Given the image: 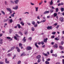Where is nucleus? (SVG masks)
Here are the masks:
<instances>
[{"label": "nucleus", "mask_w": 64, "mask_h": 64, "mask_svg": "<svg viewBox=\"0 0 64 64\" xmlns=\"http://www.w3.org/2000/svg\"><path fill=\"white\" fill-rule=\"evenodd\" d=\"M6 9L7 10L9 11L10 13H12V10H11V9H10V8H6Z\"/></svg>", "instance_id": "1"}, {"label": "nucleus", "mask_w": 64, "mask_h": 64, "mask_svg": "<svg viewBox=\"0 0 64 64\" xmlns=\"http://www.w3.org/2000/svg\"><path fill=\"white\" fill-rule=\"evenodd\" d=\"M26 50H30L32 49V48H31L30 46H28L26 48Z\"/></svg>", "instance_id": "2"}, {"label": "nucleus", "mask_w": 64, "mask_h": 64, "mask_svg": "<svg viewBox=\"0 0 64 64\" xmlns=\"http://www.w3.org/2000/svg\"><path fill=\"white\" fill-rule=\"evenodd\" d=\"M44 42L45 43H47V40H48V38H46V39L44 38Z\"/></svg>", "instance_id": "3"}, {"label": "nucleus", "mask_w": 64, "mask_h": 64, "mask_svg": "<svg viewBox=\"0 0 64 64\" xmlns=\"http://www.w3.org/2000/svg\"><path fill=\"white\" fill-rule=\"evenodd\" d=\"M18 6H17L13 8V9L14 10H17L18 9Z\"/></svg>", "instance_id": "4"}, {"label": "nucleus", "mask_w": 64, "mask_h": 64, "mask_svg": "<svg viewBox=\"0 0 64 64\" xmlns=\"http://www.w3.org/2000/svg\"><path fill=\"white\" fill-rule=\"evenodd\" d=\"M19 1V0H14V2L15 4H18V3Z\"/></svg>", "instance_id": "5"}, {"label": "nucleus", "mask_w": 64, "mask_h": 64, "mask_svg": "<svg viewBox=\"0 0 64 64\" xmlns=\"http://www.w3.org/2000/svg\"><path fill=\"white\" fill-rule=\"evenodd\" d=\"M5 61L6 63L7 64H8L9 63V62L7 60V58H6L5 59Z\"/></svg>", "instance_id": "6"}, {"label": "nucleus", "mask_w": 64, "mask_h": 64, "mask_svg": "<svg viewBox=\"0 0 64 64\" xmlns=\"http://www.w3.org/2000/svg\"><path fill=\"white\" fill-rule=\"evenodd\" d=\"M53 47H54V48H57V47H58V44H56L54 45V46Z\"/></svg>", "instance_id": "7"}, {"label": "nucleus", "mask_w": 64, "mask_h": 64, "mask_svg": "<svg viewBox=\"0 0 64 64\" xmlns=\"http://www.w3.org/2000/svg\"><path fill=\"white\" fill-rule=\"evenodd\" d=\"M47 29L48 30L50 29L52 30V26H48L47 28Z\"/></svg>", "instance_id": "8"}, {"label": "nucleus", "mask_w": 64, "mask_h": 64, "mask_svg": "<svg viewBox=\"0 0 64 64\" xmlns=\"http://www.w3.org/2000/svg\"><path fill=\"white\" fill-rule=\"evenodd\" d=\"M36 58L38 59H40L41 58V56L40 55H38L36 57Z\"/></svg>", "instance_id": "9"}, {"label": "nucleus", "mask_w": 64, "mask_h": 64, "mask_svg": "<svg viewBox=\"0 0 64 64\" xmlns=\"http://www.w3.org/2000/svg\"><path fill=\"white\" fill-rule=\"evenodd\" d=\"M60 21L61 22H63V20H64V18L62 17H61L60 18Z\"/></svg>", "instance_id": "10"}, {"label": "nucleus", "mask_w": 64, "mask_h": 64, "mask_svg": "<svg viewBox=\"0 0 64 64\" xmlns=\"http://www.w3.org/2000/svg\"><path fill=\"white\" fill-rule=\"evenodd\" d=\"M49 13V10L46 11L44 12V14H47V13Z\"/></svg>", "instance_id": "11"}, {"label": "nucleus", "mask_w": 64, "mask_h": 64, "mask_svg": "<svg viewBox=\"0 0 64 64\" xmlns=\"http://www.w3.org/2000/svg\"><path fill=\"white\" fill-rule=\"evenodd\" d=\"M54 16V17H56L57 16V13H54L53 14Z\"/></svg>", "instance_id": "12"}, {"label": "nucleus", "mask_w": 64, "mask_h": 64, "mask_svg": "<svg viewBox=\"0 0 64 64\" xmlns=\"http://www.w3.org/2000/svg\"><path fill=\"white\" fill-rule=\"evenodd\" d=\"M9 34H11V33L12 32V30L11 29H9Z\"/></svg>", "instance_id": "13"}, {"label": "nucleus", "mask_w": 64, "mask_h": 64, "mask_svg": "<svg viewBox=\"0 0 64 64\" xmlns=\"http://www.w3.org/2000/svg\"><path fill=\"white\" fill-rule=\"evenodd\" d=\"M0 44H3V40L1 39L0 40Z\"/></svg>", "instance_id": "14"}, {"label": "nucleus", "mask_w": 64, "mask_h": 64, "mask_svg": "<svg viewBox=\"0 0 64 64\" xmlns=\"http://www.w3.org/2000/svg\"><path fill=\"white\" fill-rule=\"evenodd\" d=\"M15 46H13L10 49L11 50H14V49H15Z\"/></svg>", "instance_id": "15"}, {"label": "nucleus", "mask_w": 64, "mask_h": 64, "mask_svg": "<svg viewBox=\"0 0 64 64\" xmlns=\"http://www.w3.org/2000/svg\"><path fill=\"white\" fill-rule=\"evenodd\" d=\"M20 24L22 25V26H24V23L22 22H20Z\"/></svg>", "instance_id": "16"}, {"label": "nucleus", "mask_w": 64, "mask_h": 64, "mask_svg": "<svg viewBox=\"0 0 64 64\" xmlns=\"http://www.w3.org/2000/svg\"><path fill=\"white\" fill-rule=\"evenodd\" d=\"M22 46V44L20 43L19 44V46L20 47H21Z\"/></svg>", "instance_id": "17"}, {"label": "nucleus", "mask_w": 64, "mask_h": 64, "mask_svg": "<svg viewBox=\"0 0 64 64\" xmlns=\"http://www.w3.org/2000/svg\"><path fill=\"white\" fill-rule=\"evenodd\" d=\"M42 54L43 55H44V56H48V54H45L44 53H43Z\"/></svg>", "instance_id": "18"}, {"label": "nucleus", "mask_w": 64, "mask_h": 64, "mask_svg": "<svg viewBox=\"0 0 64 64\" xmlns=\"http://www.w3.org/2000/svg\"><path fill=\"white\" fill-rule=\"evenodd\" d=\"M50 13H53V10L52 9H51L50 10Z\"/></svg>", "instance_id": "19"}, {"label": "nucleus", "mask_w": 64, "mask_h": 64, "mask_svg": "<svg viewBox=\"0 0 64 64\" xmlns=\"http://www.w3.org/2000/svg\"><path fill=\"white\" fill-rule=\"evenodd\" d=\"M17 26L18 27V28H21V26L19 24H17Z\"/></svg>", "instance_id": "20"}, {"label": "nucleus", "mask_w": 64, "mask_h": 64, "mask_svg": "<svg viewBox=\"0 0 64 64\" xmlns=\"http://www.w3.org/2000/svg\"><path fill=\"white\" fill-rule=\"evenodd\" d=\"M59 48H60V49H61L62 50L63 49V46H59Z\"/></svg>", "instance_id": "21"}, {"label": "nucleus", "mask_w": 64, "mask_h": 64, "mask_svg": "<svg viewBox=\"0 0 64 64\" xmlns=\"http://www.w3.org/2000/svg\"><path fill=\"white\" fill-rule=\"evenodd\" d=\"M64 8H61V10L62 12H63L64 11Z\"/></svg>", "instance_id": "22"}, {"label": "nucleus", "mask_w": 64, "mask_h": 64, "mask_svg": "<svg viewBox=\"0 0 64 64\" xmlns=\"http://www.w3.org/2000/svg\"><path fill=\"white\" fill-rule=\"evenodd\" d=\"M55 40H56L57 41H58L59 39V38H58V37H56L54 38Z\"/></svg>", "instance_id": "23"}, {"label": "nucleus", "mask_w": 64, "mask_h": 64, "mask_svg": "<svg viewBox=\"0 0 64 64\" xmlns=\"http://www.w3.org/2000/svg\"><path fill=\"white\" fill-rule=\"evenodd\" d=\"M32 31H34V30H35V28L33 27H32Z\"/></svg>", "instance_id": "24"}, {"label": "nucleus", "mask_w": 64, "mask_h": 64, "mask_svg": "<svg viewBox=\"0 0 64 64\" xmlns=\"http://www.w3.org/2000/svg\"><path fill=\"white\" fill-rule=\"evenodd\" d=\"M35 45L36 46V47H37V48H38V47H39L38 46L37 44V43H36L35 44Z\"/></svg>", "instance_id": "25"}, {"label": "nucleus", "mask_w": 64, "mask_h": 64, "mask_svg": "<svg viewBox=\"0 0 64 64\" xmlns=\"http://www.w3.org/2000/svg\"><path fill=\"white\" fill-rule=\"evenodd\" d=\"M56 12H57L59 11V9L58 8H57L56 9Z\"/></svg>", "instance_id": "26"}, {"label": "nucleus", "mask_w": 64, "mask_h": 64, "mask_svg": "<svg viewBox=\"0 0 64 64\" xmlns=\"http://www.w3.org/2000/svg\"><path fill=\"white\" fill-rule=\"evenodd\" d=\"M45 63L46 64H49V62L47 61H46Z\"/></svg>", "instance_id": "27"}, {"label": "nucleus", "mask_w": 64, "mask_h": 64, "mask_svg": "<svg viewBox=\"0 0 64 64\" xmlns=\"http://www.w3.org/2000/svg\"><path fill=\"white\" fill-rule=\"evenodd\" d=\"M41 61V59H38V63H39V62H40Z\"/></svg>", "instance_id": "28"}, {"label": "nucleus", "mask_w": 64, "mask_h": 64, "mask_svg": "<svg viewBox=\"0 0 64 64\" xmlns=\"http://www.w3.org/2000/svg\"><path fill=\"white\" fill-rule=\"evenodd\" d=\"M10 15L12 17H14V14H11Z\"/></svg>", "instance_id": "29"}, {"label": "nucleus", "mask_w": 64, "mask_h": 64, "mask_svg": "<svg viewBox=\"0 0 64 64\" xmlns=\"http://www.w3.org/2000/svg\"><path fill=\"white\" fill-rule=\"evenodd\" d=\"M56 34V32H53L52 33V34H53V35H55V34Z\"/></svg>", "instance_id": "30"}, {"label": "nucleus", "mask_w": 64, "mask_h": 64, "mask_svg": "<svg viewBox=\"0 0 64 64\" xmlns=\"http://www.w3.org/2000/svg\"><path fill=\"white\" fill-rule=\"evenodd\" d=\"M52 4H53V1H52V0H51L50 2V5H52Z\"/></svg>", "instance_id": "31"}, {"label": "nucleus", "mask_w": 64, "mask_h": 64, "mask_svg": "<svg viewBox=\"0 0 64 64\" xmlns=\"http://www.w3.org/2000/svg\"><path fill=\"white\" fill-rule=\"evenodd\" d=\"M19 34H21V36H22L23 35V34H22V33L21 32H19Z\"/></svg>", "instance_id": "32"}, {"label": "nucleus", "mask_w": 64, "mask_h": 64, "mask_svg": "<svg viewBox=\"0 0 64 64\" xmlns=\"http://www.w3.org/2000/svg\"><path fill=\"white\" fill-rule=\"evenodd\" d=\"M37 26H38V24H35V25H34V27H37Z\"/></svg>", "instance_id": "33"}, {"label": "nucleus", "mask_w": 64, "mask_h": 64, "mask_svg": "<svg viewBox=\"0 0 64 64\" xmlns=\"http://www.w3.org/2000/svg\"><path fill=\"white\" fill-rule=\"evenodd\" d=\"M21 62V61L20 60H19L18 62V64H20V63Z\"/></svg>", "instance_id": "34"}, {"label": "nucleus", "mask_w": 64, "mask_h": 64, "mask_svg": "<svg viewBox=\"0 0 64 64\" xmlns=\"http://www.w3.org/2000/svg\"><path fill=\"white\" fill-rule=\"evenodd\" d=\"M61 44L62 45H63L64 44V42L62 41L61 42Z\"/></svg>", "instance_id": "35"}, {"label": "nucleus", "mask_w": 64, "mask_h": 64, "mask_svg": "<svg viewBox=\"0 0 64 64\" xmlns=\"http://www.w3.org/2000/svg\"><path fill=\"white\" fill-rule=\"evenodd\" d=\"M10 2H11V3H12H12L13 4H14V2H13V1L11 0L10 1Z\"/></svg>", "instance_id": "36"}, {"label": "nucleus", "mask_w": 64, "mask_h": 64, "mask_svg": "<svg viewBox=\"0 0 64 64\" xmlns=\"http://www.w3.org/2000/svg\"><path fill=\"white\" fill-rule=\"evenodd\" d=\"M36 9V11H38V7L35 8Z\"/></svg>", "instance_id": "37"}, {"label": "nucleus", "mask_w": 64, "mask_h": 64, "mask_svg": "<svg viewBox=\"0 0 64 64\" xmlns=\"http://www.w3.org/2000/svg\"><path fill=\"white\" fill-rule=\"evenodd\" d=\"M14 38L15 40H17V37L16 36H15L14 37Z\"/></svg>", "instance_id": "38"}, {"label": "nucleus", "mask_w": 64, "mask_h": 64, "mask_svg": "<svg viewBox=\"0 0 64 64\" xmlns=\"http://www.w3.org/2000/svg\"><path fill=\"white\" fill-rule=\"evenodd\" d=\"M2 13L3 14L5 15V13L4 12V11H2Z\"/></svg>", "instance_id": "39"}, {"label": "nucleus", "mask_w": 64, "mask_h": 64, "mask_svg": "<svg viewBox=\"0 0 64 64\" xmlns=\"http://www.w3.org/2000/svg\"><path fill=\"white\" fill-rule=\"evenodd\" d=\"M15 36L17 37H18V38H19V36H18V35L17 34H16L15 35Z\"/></svg>", "instance_id": "40"}, {"label": "nucleus", "mask_w": 64, "mask_h": 64, "mask_svg": "<svg viewBox=\"0 0 64 64\" xmlns=\"http://www.w3.org/2000/svg\"><path fill=\"white\" fill-rule=\"evenodd\" d=\"M13 22V20L12 19H10V23H12V22Z\"/></svg>", "instance_id": "41"}, {"label": "nucleus", "mask_w": 64, "mask_h": 64, "mask_svg": "<svg viewBox=\"0 0 64 64\" xmlns=\"http://www.w3.org/2000/svg\"><path fill=\"white\" fill-rule=\"evenodd\" d=\"M6 38L8 39H11V37H6Z\"/></svg>", "instance_id": "42"}, {"label": "nucleus", "mask_w": 64, "mask_h": 64, "mask_svg": "<svg viewBox=\"0 0 64 64\" xmlns=\"http://www.w3.org/2000/svg\"><path fill=\"white\" fill-rule=\"evenodd\" d=\"M11 54H8V56L9 57H10V56H11Z\"/></svg>", "instance_id": "43"}, {"label": "nucleus", "mask_w": 64, "mask_h": 64, "mask_svg": "<svg viewBox=\"0 0 64 64\" xmlns=\"http://www.w3.org/2000/svg\"><path fill=\"white\" fill-rule=\"evenodd\" d=\"M16 54H14V57L12 58L13 59H14V58L16 57Z\"/></svg>", "instance_id": "44"}, {"label": "nucleus", "mask_w": 64, "mask_h": 64, "mask_svg": "<svg viewBox=\"0 0 64 64\" xmlns=\"http://www.w3.org/2000/svg\"><path fill=\"white\" fill-rule=\"evenodd\" d=\"M59 27V25H58L56 27V28H58Z\"/></svg>", "instance_id": "45"}, {"label": "nucleus", "mask_w": 64, "mask_h": 64, "mask_svg": "<svg viewBox=\"0 0 64 64\" xmlns=\"http://www.w3.org/2000/svg\"><path fill=\"white\" fill-rule=\"evenodd\" d=\"M32 24H33V25H35V22L34 21H33L32 22Z\"/></svg>", "instance_id": "46"}, {"label": "nucleus", "mask_w": 64, "mask_h": 64, "mask_svg": "<svg viewBox=\"0 0 64 64\" xmlns=\"http://www.w3.org/2000/svg\"><path fill=\"white\" fill-rule=\"evenodd\" d=\"M24 52L22 54H21V56H20L21 57V56H23V55H24Z\"/></svg>", "instance_id": "47"}, {"label": "nucleus", "mask_w": 64, "mask_h": 64, "mask_svg": "<svg viewBox=\"0 0 64 64\" xmlns=\"http://www.w3.org/2000/svg\"><path fill=\"white\" fill-rule=\"evenodd\" d=\"M27 33H28V32H27V31H26L24 32L25 34L26 35H27Z\"/></svg>", "instance_id": "48"}, {"label": "nucleus", "mask_w": 64, "mask_h": 64, "mask_svg": "<svg viewBox=\"0 0 64 64\" xmlns=\"http://www.w3.org/2000/svg\"><path fill=\"white\" fill-rule=\"evenodd\" d=\"M28 40H30V41H31L32 40V38L30 37L29 38H28Z\"/></svg>", "instance_id": "49"}, {"label": "nucleus", "mask_w": 64, "mask_h": 64, "mask_svg": "<svg viewBox=\"0 0 64 64\" xmlns=\"http://www.w3.org/2000/svg\"><path fill=\"white\" fill-rule=\"evenodd\" d=\"M23 41H24V42H25L26 41V39H24Z\"/></svg>", "instance_id": "50"}, {"label": "nucleus", "mask_w": 64, "mask_h": 64, "mask_svg": "<svg viewBox=\"0 0 64 64\" xmlns=\"http://www.w3.org/2000/svg\"><path fill=\"white\" fill-rule=\"evenodd\" d=\"M17 51L18 52H20V49H19V48H18V50H17Z\"/></svg>", "instance_id": "51"}, {"label": "nucleus", "mask_w": 64, "mask_h": 64, "mask_svg": "<svg viewBox=\"0 0 64 64\" xmlns=\"http://www.w3.org/2000/svg\"><path fill=\"white\" fill-rule=\"evenodd\" d=\"M27 13L28 14H29V12H25L24 13V14H26Z\"/></svg>", "instance_id": "52"}, {"label": "nucleus", "mask_w": 64, "mask_h": 64, "mask_svg": "<svg viewBox=\"0 0 64 64\" xmlns=\"http://www.w3.org/2000/svg\"><path fill=\"white\" fill-rule=\"evenodd\" d=\"M55 38V36L54 35L52 36V38Z\"/></svg>", "instance_id": "53"}, {"label": "nucleus", "mask_w": 64, "mask_h": 64, "mask_svg": "<svg viewBox=\"0 0 64 64\" xmlns=\"http://www.w3.org/2000/svg\"><path fill=\"white\" fill-rule=\"evenodd\" d=\"M42 61H43V62H44L45 60H44V57H42Z\"/></svg>", "instance_id": "54"}, {"label": "nucleus", "mask_w": 64, "mask_h": 64, "mask_svg": "<svg viewBox=\"0 0 64 64\" xmlns=\"http://www.w3.org/2000/svg\"><path fill=\"white\" fill-rule=\"evenodd\" d=\"M4 64V62H0V64Z\"/></svg>", "instance_id": "55"}, {"label": "nucleus", "mask_w": 64, "mask_h": 64, "mask_svg": "<svg viewBox=\"0 0 64 64\" xmlns=\"http://www.w3.org/2000/svg\"><path fill=\"white\" fill-rule=\"evenodd\" d=\"M50 53H53V50H50Z\"/></svg>", "instance_id": "56"}, {"label": "nucleus", "mask_w": 64, "mask_h": 64, "mask_svg": "<svg viewBox=\"0 0 64 64\" xmlns=\"http://www.w3.org/2000/svg\"><path fill=\"white\" fill-rule=\"evenodd\" d=\"M12 51V50L10 49V50L8 51V53H9V52H10V51Z\"/></svg>", "instance_id": "57"}, {"label": "nucleus", "mask_w": 64, "mask_h": 64, "mask_svg": "<svg viewBox=\"0 0 64 64\" xmlns=\"http://www.w3.org/2000/svg\"><path fill=\"white\" fill-rule=\"evenodd\" d=\"M50 58H48L46 60V61H50Z\"/></svg>", "instance_id": "58"}, {"label": "nucleus", "mask_w": 64, "mask_h": 64, "mask_svg": "<svg viewBox=\"0 0 64 64\" xmlns=\"http://www.w3.org/2000/svg\"><path fill=\"white\" fill-rule=\"evenodd\" d=\"M62 40H64V36H62Z\"/></svg>", "instance_id": "59"}, {"label": "nucleus", "mask_w": 64, "mask_h": 64, "mask_svg": "<svg viewBox=\"0 0 64 64\" xmlns=\"http://www.w3.org/2000/svg\"><path fill=\"white\" fill-rule=\"evenodd\" d=\"M54 56H55L56 57L57 56V54H54Z\"/></svg>", "instance_id": "60"}, {"label": "nucleus", "mask_w": 64, "mask_h": 64, "mask_svg": "<svg viewBox=\"0 0 64 64\" xmlns=\"http://www.w3.org/2000/svg\"><path fill=\"white\" fill-rule=\"evenodd\" d=\"M52 45H54V42H52L51 43Z\"/></svg>", "instance_id": "61"}, {"label": "nucleus", "mask_w": 64, "mask_h": 64, "mask_svg": "<svg viewBox=\"0 0 64 64\" xmlns=\"http://www.w3.org/2000/svg\"><path fill=\"white\" fill-rule=\"evenodd\" d=\"M42 3H43V2L42 1L40 3H39V4L40 5H41Z\"/></svg>", "instance_id": "62"}, {"label": "nucleus", "mask_w": 64, "mask_h": 64, "mask_svg": "<svg viewBox=\"0 0 64 64\" xmlns=\"http://www.w3.org/2000/svg\"><path fill=\"white\" fill-rule=\"evenodd\" d=\"M61 5V4L60 3H59L58 4V6H60Z\"/></svg>", "instance_id": "63"}, {"label": "nucleus", "mask_w": 64, "mask_h": 64, "mask_svg": "<svg viewBox=\"0 0 64 64\" xmlns=\"http://www.w3.org/2000/svg\"><path fill=\"white\" fill-rule=\"evenodd\" d=\"M62 63L63 64H64V59H63L62 60Z\"/></svg>", "instance_id": "64"}]
</instances>
